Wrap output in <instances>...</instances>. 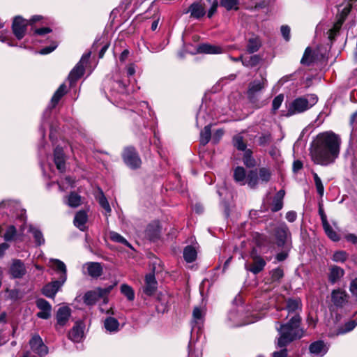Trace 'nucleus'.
<instances>
[{"label": "nucleus", "instance_id": "f257e3e1", "mask_svg": "<svg viewBox=\"0 0 357 357\" xmlns=\"http://www.w3.org/2000/svg\"><path fill=\"white\" fill-rule=\"evenodd\" d=\"M341 138L329 130L319 133L311 143L310 153L314 164L327 166L335 162L340 151Z\"/></svg>", "mask_w": 357, "mask_h": 357}, {"label": "nucleus", "instance_id": "f03ea898", "mask_svg": "<svg viewBox=\"0 0 357 357\" xmlns=\"http://www.w3.org/2000/svg\"><path fill=\"white\" fill-rule=\"evenodd\" d=\"M301 321V317H291L287 324H281L277 328L280 335L277 342L278 347H284L303 336L304 331L300 327Z\"/></svg>", "mask_w": 357, "mask_h": 357}, {"label": "nucleus", "instance_id": "7ed1b4c3", "mask_svg": "<svg viewBox=\"0 0 357 357\" xmlns=\"http://www.w3.org/2000/svg\"><path fill=\"white\" fill-rule=\"evenodd\" d=\"M318 97L315 94H306L293 100L287 106V116L303 113L317 104Z\"/></svg>", "mask_w": 357, "mask_h": 357}, {"label": "nucleus", "instance_id": "20e7f679", "mask_svg": "<svg viewBox=\"0 0 357 357\" xmlns=\"http://www.w3.org/2000/svg\"><path fill=\"white\" fill-rule=\"evenodd\" d=\"M234 179L241 185L247 184L250 188H255L258 185L257 170H250L247 174L243 167H237L234 170Z\"/></svg>", "mask_w": 357, "mask_h": 357}, {"label": "nucleus", "instance_id": "39448f33", "mask_svg": "<svg viewBox=\"0 0 357 357\" xmlns=\"http://www.w3.org/2000/svg\"><path fill=\"white\" fill-rule=\"evenodd\" d=\"M115 284L109 285L106 287H98L93 291H87L84 296V302L88 305H94L99 298H103V303H107V296L112 290Z\"/></svg>", "mask_w": 357, "mask_h": 357}, {"label": "nucleus", "instance_id": "423d86ee", "mask_svg": "<svg viewBox=\"0 0 357 357\" xmlns=\"http://www.w3.org/2000/svg\"><path fill=\"white\" fill-rule=\"evenodd\" d=\"M122 157L124 162L131 169H137L141 166L142 160L134 147H126Z\"/></svg>", "mask_w": 357, "mask_h": 357}, {"label": "nucleus", "instance_id": "0eeeda50", "mask_svg": "<svg viewBox=\"0 0 357 357\" xmlns=\"http://www.w3.org/2000/svg\"><path fill=\"white\" fill-rule=\"evenodd\" d=\"M91 52H89L83 54L79 63L70 71L68 75V79L70 84L76 82L79 77H81L83 75L84 72V65L89 61V59L91 56Z\"/></svg>", "mask_w": 357, "mask_h": 357}, {"label": "nucleus", "instance_id": "6e6552de", "mask_svg": "<svg viewBox=\"0 0 357 357\" xmlns=\"http://www.w3.org/2000/svg\"><path fill=\"white\" fill-rule=\"evenodd\" d=\"M67 276L63 275L59 277L58 280L52 281L48 284H47L43 288L42 292L43 294L48 297L53 298L55 297L56 293L59 291L61 287L63 285L65 282L66 281Z\"/></svg>", "mask_w": 357, "mask_h": 357}, {"label": "nucleus", "instance_id": "1a4fd4ad", "mask_svg": "<svg viewBox=\"0 0 357 357\" xmlns=\"http://www.w3.org/2000/svg\"><path fill=\"white\" fill-rule=\"evenodd\" d=\"M331 301L336 307H343L348 303V295L344 290L334 289L331 292Z\"/></svg>", "mask_w": 357, "mask_h": 357}, {"label": "nucleus", "instance_id": "9d476101", "mask_svg": "<svg viewBox=\"0 0 357 357\" xmlns=\"http://www.w3.org/2000/svg\"><path fill=\"white\" fill-rule=\"evenodd\" d=\"M29 344L35 353L40 356H45L48 353V349L43 342L42 338L38 335H33L29 341Z\"/></svg>", "mask_w": 357, "mask_h": 357}, {"label": "nucleus", "instance_id": "9b49d317", "mask_svg": "<svg viewBox=\"0 0 357 357\" xmlns=\"http://www.w3.org/2000/svg\"><path fill=\"white\" fill-rule=\"evenodd\" d=\"M27 24V21L20 16L14 18L13 31L17 39L20 40L24 37Z\"/></svg>", "mask_w": 357, "mask_h": 357}, {"label": "nucleus", "instance_id": "f8f14e48", "mask_svg": "<svg viewBox=\"0 0 357 357\" xmlns=\"http://www.w3.org/2000/svg\"><path fill=\"white\" fill-rule=\"evenodd\" d=\"M266 79L254 80L249 84L248 96L251 102H255L257 94L260 92L266 86Z\"/></svg>", "mask_w": 357, "mask_h": 357}, {"label": "nucleus", "instance_id": "ddd939ff", "mask_svg": "<svg viewBox=\"0 0 357 357\" xmlns=\"http://www.w3.org/2000/svg\"><path fill=\"white\" fill-rule=\"evenodd\" d=\"M26 273L24 264L20 259H13L9 268L13 278H22Z\"/></svg>", "mask_w": 357, "mask_h": 357}, {"label": "nucleus", "instance_id": "4468645a", "mask_svg": "<svg viewBox=\"0 0 357 357\" xmlns=\"http://www.w3.org/2000/svg\"><path fill=\"white\" fill-rule=\"evenodd\" d=\"M190 13V17L199 20L206 15V8L204 3L201 1H195L192 3L184 13Z\"/></svg>", "mask_w": 357, "mask_h": 357}, {"label": "nucleus", "instance_id": "2eb2a0df", "mask_svg": "<svg viewBox=\"0 0 357 357\" xmlns=\"http://www.w3.org/2000/svg\"><path fill=\"white\" fill-rule=\"evenodd\" d=\"M36 306L40 310V312L36 314L38 318L47 319L50 317L52 306L46 300L38 298L36 301Z\"/></svg>", "mask_w": 357, "mask_h": 357}, {"label": "nucleus", "instance_id": "dca6fc26", "mask_svg": "<svg viewBox=\"0 0 357 357\" xmlns=\"http://www.w3.org/2000/svg\"><path fill=\"white\" fill-rule=\"evenodd\" d=\"M286 310L288 312L287 316L300 317L302 310V303L300 298H289L287 301Z\"/></svg>", "mask_w": 357, "mask_h": 357}, {"label": "nucleus", "instance_id": "f3484780", "mask_svg": "<svg viewBox=\"0 0 357 357\" xmlns=\"http://www.w3.org/2000/svg\"><path fill=\"white\" fill-rule=\"evenodd\" d=\"M311 354L314 357H322L328 350V347L321 340L312 342L309 347Z\"/></svg>", "mask_w": 357, "mask_h": 357}, {"label": "nucleus", "instance_id": "a211bd4d", "mask_svg": "<svg viewBox=\"0 0 357 357\" xmlns=\"http://www.w3.org/2000/svg\"><path fill=\"white\" fill-rule=\"evenodd\" d=\"M227 321L228 324L230 326H240L250 323L241 321V314H240V310L236 307L231 310L228 313Z\"/></svg>", "mask_w": 357, "mask_h": 357}, {"label": "nucleus", "instance_id": "6ab92c4d", "mask_svg": "<svg viewBox=\"0 0 357 357\" xmlns=\"http://www.w3.org/2000/svg\"><path fill=\"white\" fill-rule=\"evenodd\" d=\"M290 231L286 225H282L276 229L275 236L278 246H283L290 237Z\"/></svg>", "mask_w": 357, "mask_h": 357}, {"label": "nucleus", "instance_id": "aec40b11", "mask_svg": "<svg viewBox=\"0 0 357 357\" xmlns=\"http://www.w3.org/2000/svg\"><path fill=\"white\" fill-rule=\"evenodd\" d=\"M205 314L206 311L204 307H195L194 308L192 320V328L197 327L199 329L201 328L204 321Z\"/></svg>", "mask_w": 357, "mask_h": 357}, {"label": "nucleus", "instance_id": "412c9836", "mask_svg": "<svg viewBox=\"0 0 357 357\" xmlns=\"http://www.w3.org/2000/svg\"><path fill=\"white\" fill-rule=\"evenodd\" d=\"M84 337V327L82 323L77 322L68 333V337L74 342H79Z\"/></svg>", "mask_w": 357, "mask_h": 357}, {"label": "nucleus", "instance_id": "4be33fe9", "mask_svg": "<svg viewBox=\"0 0 357 357\" xmlns=\"http://www.w3.org/2000/svg\"><path fill=\"white\" fill-rule=\"evenodd\" d=\"M252 259L253 263L250 266L245 264V268L254 274H257L264 269L266 261L259 256H254Z\"/></svg>", "mask_w": 357, "mask_h": 357}, {"label": "nucleus", "instance_id": "5701e85b", "mask_svg": "<svg viewBox=\"0 0 357 357\" xmlns=\"http://www.w3.org/2000/svg\"><path fill=\"white\" fill-rule=\"evenodd\" d=\"M157 289V281L155 280L153 274H148L145 278V287H144V292L148 295H153Z\"/></svg>", "mask_w": 357, "mask_h": 357}, {"label": "nucleus", "instance_id": "b1692460", "mask_svg": "<svg viewBox=\"0 0 357 357\" xmlns=\"http://www.w3.org/2000/svg\"><path fill=\"white\" fill-rule=\"evenodd\" d=\"M54 160L57 169L60 172L66 169L64 153L62 148L56 147L54 152Z\"/></svg>", "mask_w": 357, "mask_h": 357}, {"label": "nucleus", "instance_id": "393cba45", "mask_svg": "<svg viewBox=\"0 0 357 357\" xmlns=\"http://www.w3.org/2000/svg\"><path fill=\"white\" fill-rule=\"evenodd\" d=\"M344 274V271L342 268L335 265L331 266L329 268L328 281L331 284H335L343 277Z\"/></svg>", "mask_w": 357, "mask_h": 357}, {"label": "nucleus", "instance_id": "a878e982", "mask_svg": "<svg viewBox=\"0 0 357 357\" xmlns=\"http://www.w3.org/2000/svg\"><path fill=\"white\" fill-rule=\"evenodd\" d=\"M88 220V216L84 211H78L74 218V225L76 227L81 231H84L86 229V223Z\"/></svg>", "mask_w": 357, "mask_h": 357}, {"label": "nucleus", "instance_id": "bb28decb", "mask_svg": "<svg viewBox=\"0 0 357 357\" xmlns=\"http://www.w3.org/2000/svg\"><path fill=\"white\" fill-rule=\"evenodd\" d=\"M70 316V309L68 307H61L59 308L56 313L57 324L60 326H64Z\"/></svg>", "mask_w": 357, "mask_h": 357}, {"label": "nucleus", "instance_id": "cd10ccee", "mask_svg": "<svg viewBox=\"0 0 357 357\" xmlns=\"http://www.w3.org/2000/svg\"><path fill=\"white\" fill-rule=\"evenodd\" d=\"M284 195L285 191L284 190H280L276 193L272 202L271 210L273 211L277 212L282 208Z\"/></svg>", "mask_w": 357, "mask_h": 357}, {"label": "nucleus", "instance_id": "c85d7f7f", "mask_svg": "<svg viewBox=\"0 0 357 357\" xmlns=\"http://www.w3.org/2000/svg\"><path fill=\"white\" fill-rule=\"evenodd\" d=\"M104 327L110 333H116L119 331V322L116 319L109 317L104 321Z\"/></svg>", "mask_w": 357, "mask_h": 357}, {"label": "nucleus", "instance_id": "c756f323", "mask_svg": "<svg viewBox=\"0 0 357 357\" xmlns=\"http://www.w3.org/2000/svg\"><path fill=\"white\" fill-rule=\"evenodd\" d=\"M197 52L204 54H220L222 52V48L218 46L204 43L197 47Z\"/></svg>", "mask_w": 357, "mask_h": 357}, {"label": "nucleus", "instance_id": "7c9ffc66", "mask_svg": "<svg viewBox=\"0 0 357 357\" xmlns=\"http://www.w3.org/2000/svg\"><path fill=\"white\" fill-rule=\"evenodd\" d=\"M160 227L158 222H153L148 225L146 229V236L151 240L155 241L159 237Z\"/></svg>", "mask_w": 357, "mask_h": 357}, {"label": "nucleus", "instance_id": "2f4dec72", "mask_svg": "<svg viewBox=\"0 0 357 357\" xmlns=\"http://www.w3.org/2000/svg\"><path fill=\"white\" fill-rule=\"evenodd\" d=\"M87 266L88 273L93 278H98L101 275L102 273V268L99 263L90 262L86 264Z\"/></svg>", "mask_w": 357, "mask_h": 357}, {"label": "nucleus", "instance_id": "473e14b6", "mask_svg": "<svg viewBox=\"0 0 357 357\" xmlns=\"http://www.w3.org/2000/svg\"><path fill=\"white\" fill-rule=\"evenodd\" d=\"M183 258L188 263L195 261L197 258V251L195 248L191 245L186 246L183 250Z\"/></svg>", "mask_w": 357, "mask_h": 357}, {"label": "nucleus", "instance_id": "72a5a7b5", "mask_svg": "<svg viewBox=\"0 0 357 357\" xmlns=\"http://www.w3.org/2000/svg\"><path fill=\"white\" fill-rule=\"evenodd\" d=\"M66 93V86L62 84L54 93L51 99V107H54L62 96Z\"/></svg>", "mask_w": 357, "mask_h": 357}, {"label": "nucleus", "instance_id": "f704fd0d", "mask_svg": "<svg viewBox=\"0 0 357 357\" xmlns=\"http://www.w3.org/2000/svg\"><path fill=\"white\" fill-rule=\"evenodd\" d=\"M65 203L72 208L78 207L81 204V197L75 192H71L66 197Z\"/></svg>", "mask_w": 357, "mask_h": 357}, {"label": "nucleus", "instance_id": "c9c22d12", "mask_svg": "<svg viewBox=\"0 0 357 357\" xmlns=\"http://www.w3.org/2000/svg\"><path fill=\"white\" fill-rule=\"evenodd\" d=\"M257 172V176H258V182L260 181L262 183H268L272 176V173L271 170L268 168L266 167H261L259 169Z\"/></svg>", "mask_w": 357, "mask_h": 357}, {"label": "nucleus", "instance_id": "e433bc0d", "mask_svg": "<svg viewBox=\"0 0 357 357\" xmlns=\"http://www.w3.org/2000/svg\"><path fill=\"white\" fill-rule=\"evenodd\" d=\"M29 231L33 234L35 242L38 245H41L45 243V238L40 230L32 225H29Z\"/></svg>", "mask_w": 357, "mask_h": 357}, {"label": "nucleus", "instance_id": "4c0bfd02", "mask_svg": "<svg viewBox=\"0 0 357 357\" xmlns=\"http://www.w3.org/2000/svg\"><path fill=\"white\" fill-rule=\"evenodd\" d=\"M357 326V319L350 320L337 329V335H342L351 331Z\"/></svg>", "mask_w": 357, "mask_h": 357}, {"label": "nucleus", "instance_id": "58836bf2", "mask_svg": "<svg viewBox=\"0 0 357 357\" xmlns=\"http://www.w3.org/2000/svg\"><path fill=\"white\" fill-rule=\"evenodd\" d=\"M252 151L250 149H247L245 151L243 162V164L249 168H252L256 166V160L252 155Z\"/></svg>", "mask_w": 357, "mask_h": 357}, {"label": "nucleus", "instance_id": "ea45409f", "mask_svg": "<svg viewBox=\"0 0 357 357\" xmlns=\"http://www.w3.org/2000/svg\"><path fill=\"white\" fill-rule=\"evenodd\" d=\"M323 228L324 229V231L326 234L328 236L329 238H331L333 241H337L340 239V236L337 234V233L333 230L332 227L330 225L328 222H325L322 225Z\"/></svg>", "mask_w": 357, "mask_h": 357}, {"label": "nucleus", "instance_id": "a19ab883", "mask_svg": "<svg viewBox=\"0 0 357 357\" xmlns=\"http://www.w3.org/2000/svg\"><path fill=\"white\" fill-rule=\"evenodd\" d=\"M261 58L259 55H252L250 56H244L243 65L245 67L252 68L256 66L260 61Z\"/></svg>", "mask_w": 357, "mask_h": 357}, {"label": "nucleus", "instance_id": "79ce46f5", "mask_svg": "<svg viewBox=\"0 0 357 357\" xmlns=\"http://www.w3.org/2000/svg\"><path fill=\"white\" fill-rule=\"evenodd\" d=\"M261 46L260 40L257 38H250L247 45V51L250 54H252L259 50Z\"/></svg>", "mask_w": 357, "mask_h": 357}, {"label": "nucleus", "instance_id": "37998d69", "mask_svg": "<svg viewBox=\"0 0 357 357\" xmlns=\"http://www.w3.org/2000/svg\"><path fill=\"white\" fill-rule=\"evenodd\" d=\"M219 2L227 10L238 9V0H219Z\"/></svg>", "mask_w": 357, "mask_h": 357}, {"label": "nucleus", "instance_id": "c03bdc74", "mask_svg": "<svg viewBox=\"0 0 357 357\" xmlns=\"http://www.w3.org/2000/svg\"><path fill=\"white\" fill-rule=\"evenodd\" d=\"M121 292L123 294L128 301H132L135 299V292L133 289L126 284H123L121 286Z\"/></svg>", "mask_w": 357, "mask_h": 357}, {"label": "nucleus", "instance_id": "a18cd8bd", "mask_svg": "<svg viewBox=\"0 0 357 357\" xmlns=\"http://www.w3.org/2000/svg\"><path fill=\"white\" fill-rule=\"evenodd\" d=\"M109 238L114 242L119 243L125 245L127 247L132 248L130 243L123 236L117 232L111 231L109 233Z\"/></svg>", "mask_w": 357, "mask_h": 357}, {"label": "nucleus", "instance_id": "49530a36", "mask_svg": "<svg viewBox=\"0 0 357 357\" xmlns=\"http://www.w3.org/2000/svg\"><path fill=\"white\" fill-rule=\"evenodd\" d=\"M211 131L210 125H207L204 127V130L200 133V142L203 145H206L211 139Z\"/></svg>", "mask_w": 357, "mask_h": 357}, {"label": "nucleus", "instance_id": "de8ad7c7", "mask_svg": "<svg viewBox=\"0 0 357 357\" xmlns=\"http://www.w3.org/2000/svg\"><path fill=\"white\" fill-rule=\"evenodd\" d=\"M348 256L345 251L338 250L333 255L332 260L337 263H343L347 259Z\"/></svg>", "mask_w": 357, "mask_h": 357}, {"label": "nucleus", "instance_id": "09e8293b", "mask_svg": "<svg viewBox=\"0 0 357 357\" xmlns=\"http://www.w3.org/2000/svg\"><path fill=\"white\" fill-rule=\"evenodd\" d=\"M17 237V229L15 226L10 225L4 234L3 238L6 241H11Z\"/></svg>", "mask_w": 357, "mask_h": 357}, {"label": "nucleus", "instance_id": "8fccbe9b", "mask_svg": "<svg viewBox=\"0 0 357 357\" xmlns=\"http://www.w3.org/2000/svg\"><path fill=\"white\" fill-rule=\"evenodd\" d=\"M312 176L314 178V184L316 186L317 191L318 194L321 197H322L324 195V187L322 183V181L316 172H312Z\"/></svg>", "mask_w": 357, "mask_h": 357}, {"label": "nucleus", "instance_id": "3c124183", "mask_svg": "<svg viewBox=\"0 0 357 357\" xmlns=\"http://www.w3.org/2000/svg\"><path fill=\"white\" fill-rule=\"evenodd\" d=\"M234 146L240 151H245L246 144L244 142L243 137L241 135H236L233 138Z\"/></svg>", "mask_w": 357, "mask_h": 357}, {"label": "nucleus", "instance_id": "603ef678", "mask_svg": "<svg viewBox=\"0 0 357 357\" xmlns=\"http://www.w3.org/2000/svg\"><path fill=\"white\" fill-rule=\"evenodd\" d=\"M51 261L53 262V266L54 268L58 271H60L61 273V275H66V266L65 265V264L59 260V259H52Z\"/></svg>", "mask_w": 357, "mask_h": 357}, {"label": "nucleus", "instance_id": "864d4df0", "mask_svg": "<svg viewBox=\"0 0 357 357\" xmlns=\"http://www.w3.org/2000/svg\"><path fill=\"white\" fill-rule=\"evenodd\" d=\"M100 195L98 197V202L100 205L106 211L107 213L111 212V208L107 198L103 195L102 191L100 190Z\"/></svg>", "mask_w": 357, "mask_h": 357}, {"label": "nucleus", "instance_id": "5fc2aeb1", "mask_svg": "<svg viewBox=\"0 0 357 357\" xmlns=\"http://www.w3.org/2000/svg\"><path fill=\"white\" fill-rule=\"evenodd\" d=\"M284 100V95L283 94H279L275 98L273 99L272 102V111L273 113H275V112L280 108L281 106L282 102Z\"/></svg>", "mask_w": 357, "mask_h": 357}, {"label": "nucleus", "instance_id": "6e6d98bb", "mask_svg": "<svg viewBox=\"0 0 357 357\" xmlns=\"http://www.w3.org/2000/svg\"><path fill=\"white\" fill-rule=\"evenodd\" d=\"M311 53H312V51H311L310 48L307 47L304 52L303 56L301 59V61L303 64H305V65L310 64V63L312 62Z\"/></svg>", "mask_w": 357, "mask_h": 357}, {"label": "nucleus", "instance_id": "4d7b16f0", "mask_svg": "<svg viewBox=\"0 0 357 357\" xmlns=\"http://www.w3.org/2000/svg\"><path fill=\"white\" fill-rule=\"evenodd\" d=\"M74 181H75L72 179L70 177H66L64 181H62L61 183H58L59 190L61 191H64L65 189L67 188L68 187L73 186Z\"/></svg>", "mask_w": 357, "mask_h": 357}, {"label": "nucleus", "instance_id": "13d9d810", "mask_svg": "<svg viewBox=\"0 0 357 357\" xmlns=\"http://www.w3.org/2000/svg\"><path fill=\"white\" fill-rule=\"evenodd\" d=\"M284 275L282 269L277 268L271 271V279L273 281L280 280Z\"/></svg>", "mask_w": 357, "mask_h": 357}, {"label": "nucleus", "instance_id": "bf43d9fd", "mask_svg": "<svg viewBox=\"0 0 357 357\" xmlns=\"http://www.w3.org/2000/svg\"><path fill=\"white\" fill-rule=\"evenodd\" d=\"M58 46L56 42H53L50 46L45 47L39 51L40 54H47L53 52Z\"/></svg>", "mask_w": 357, "mask_h": 357}, {"label": "nucleus", "instance_id": "052dcab7", "mask_svg": "<svg viewBox=\"0 0 357 357\" xmlns=\"http://www.w3.org/2000/svg\"><path fill=\"white\" fill-rule=\"evenodd\" d=\"M114 87L117 89L119 93H123L126 92V85L121 81H116L114 82Z\"/></svg>", "mask_w": 357, "mask_h": 357}, {"label": "nucleus", "instance_id": "680f3d73", "mask_svg": "<svg viewBox=\"0 0 357 357\" xmlns=\"http://www.w3.org/2000/svg\"><path fill=\"white\" fill-rule=\"evenodd\" d=\"M280 30L284 38L288 41L290 38V28L287 25H283L281 26Z\"/></svg>", "mask_w": 357, "mask_h": 357}, {"label": "nucleus", "instance_id": "e2e57ef3", "mask_svg": "<svg viewBox=\"0 0 357 357\" xmlns=\"http://www.w3.org/2000/svg\"><path fill=\"white\" fill-rule=\"evenodd\" d=\"M349 289L352 295L357 298V278L351 282Z\"/></svg>", "mask_w": 357, "mask_h": 357}, {"label": "nucleus", "instance_id": "0e129e2a", "mask_svg": "<svg viewBox=\"0 0 357 357\" xmlns=\"http://www.w3.org/2000/svg\"><path fill=\"white\" fill-rule=\"evenodd\" d=\"M218 6V1L213 2L210 9L208 11V17L211 18L214 15V13L217 11Z\"/></svg>", "mask_w": 357, "mask_h": 357}, {"label": "nucleus", "instance_id": "69168bd1", "mask_svg": "<svg viewBox=\"0 0 357 357\" xmlns=\"http://www.w3.org/2000/svg\"><path fill=\"white\" fill-rule=\"evenodd\" d=\"M296 218H297V214L295 211H288L287 213H286V219L290 222H294L296 220Z\"/></svg>", "mask_w": 357, "mask_h": 357}, {"label": "nucleus", "instance_id": "338daca9", "mask_svg": "<svg viewBox=\"0 0 357 357\" xmlns=\"http://www.w3.org/2000/svg\"><path fill=\"white\" fill-rule=\"evenodd\" d=\"M52 31V29L48 27H43L40 29H36L34 31L36 34L38 35H45L47 33H49Z\"/></svg>", "mask_w": 357, "mask_h": 357}, {"label": "nucleus", "instance_id": "774afa93", "mask_svg": "<svg viewBox=\"0 0 357 357\" xmlns=\"http://www.w3.org/2000/svg\"><path fill=\"white\" fill-rule=\"evenodd\" d=\"M287 350L286 349H283L280 351H275L273 354V357H287Z\"/></svg>", "mask_w": 357, "mask_h": 357}]
</instances>
